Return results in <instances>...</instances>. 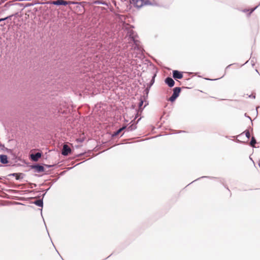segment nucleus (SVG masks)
I'll return each mask as SVG.
<instances>
[{"mask_svg": "<svg viewBox=\"0 0 260 260\" xmlns=\"http://www.w3.org/2000/svg\"><path fill=\"white\" fill-rule=\"evenodd\" d=\"M127 36L129 37L130 41H132L134 43L133 48L135 50H138L139 53H142L143 49L140 46V42L136 39L137 37L136 32L131 28L127 29Z\"/></svg>", "mask_w": 260, "mask_h": 260, "instance_id": "obj_1", "label": "nucleus"}, {"mask_svg": "<svg viewBox=\"0 0 260 260\" xmlns=\"http://www.w3.org/2000/svg\"><path fill=\"white\" fill-rule=\"evenodd\" d=\"M181 88L179 87H176L173 89V92L172 95L170 97L169 100L171 102H174L176 99L179 96L181 92Z\"/></svg>", "mask_w": 260, "mask_h": 260, "instance_id": "obj_2", "label": "nucleus"}, {"mask_svg": "<svg viewBox=\"0 0 260 260\" xmlns=\"http://www.w3.org/2000/svg\"><path fill=\"white\" fill-rule=\"evenodd\" d=\"M70 1H67L65 0H56L55 1H49L47 2V4L56 5V6H67L70 4Z\"/></svg>", "mask_w": 260, "mask_h": 260, "instance_id": "obj_3", "label": "nucleus"}, {"mask_svg": "<svg viewBox=\"0 0 260 260\" xmlns=\"http://www.w3.org/2000/svg\"><path fill=\"white\" fill-rule=\"evenodd\" d=\"M30 168L35 170V172L41 173L45 171V168L43 166L39 164H33L30 166Z\"/></svg>", "mask_w": 260, "mask_h": 260, "instance_id": "obj_4", "label": "nucleus"}, {"mask_svg": "<svg viewBox=\"0 0 260 260\" xmlns=\"http://www.w3.org/2000/svg\"><path fill=\"white\" fill-rule=\"evenodd\" d=\"M72 150L67 144H63L61 151V154L63 156H68L71 153Z\"/></svg>", "mask_w": 260, "mask_h": 260, "instance_id": "obj_5", "label": "nucleus"}, {"mask_svg": "<svg viewBox=\"0 0 260 260\" xmlns=\"http://www.w3.org/2000/svg\"><path fill=\"white\" fill-rule=\"evenodd\" d=\"M143 0H129V2L131 4L137 8H140L143 6Z\"/></svg>", "mask_w": 260, "mask_h": 260, "instance_id": "obj_6", "label": "nucleus"}, {"mask_svg": "<svg viewBox=\"0 0 260 260\" xmlns=\"http://www.w3.org/2000/svg\"><path fill=\"white\" fill-rule=\"evenodd\" d=\"M173 77L176 80L181 79L183 78V73L178 70H174L173 71Z\"/></svg>", "mask_w": 260, "mask_h": 260, "instance_id": "obj_7", "label": "nucleus"}, {"mask_svg": "<svg viewBox=\"0 0 260 260\" xmlns=\"http://www.w3.org/2000/svg\"><path fill=\"white\" fill-rule=\"evenodd\" d=\"M42 153L37 152L36 153H32L30 154V157L31 159L34 161H37L42 156Z\"/></svg>", "mask_w": 260, "mask_h": 260, "instance_id": "obj_8", "label": "nucleus"}, {"mask_svg": "<svg viewBox=\"0 0 260 260\" xmlns=\"http://www.w3.org/2000/svg\"><path fill=\"white\" fill-rule=\"evenodd\" d=\"M165 82L170 87H172L175 85V81L171 77H168L165 79Z\"/></svg>", "mask_w": 260, "mask_h": 260, "instance_id": "obj_9", "label": "nucleus"}, {"mask_svg": "<svg viewBox=\"0 0 260 260\" xmlns=\"http://www.w3.org/2000/svg\"><path fill=\"white\" fill-rule=\"evenodd\" d=\"M143 103H144V101L141 98L140 100V102H139V105H138V106H139V109L137 111V113L135 116V119H136L137 117H138L139 116V113H141L143 108H142L143 105Z\"/></svg>", "mask_w": 260, "mask_h": 260, "instance_id": "obj_10", "label": "nucleus"}, {"mask_svg": "<svg viewBox=\"0 0 260 260\" xmlns=\"http://www.w3.org/2000/svg\"><path fill=\"white\" fill-rule=\"evenodd\" d=\"M0 162L4 165L8 164L9 161L7 155L6 154L0 155Z\"/></svg>", "mask_w": 260, "mask_h": 260, "instance_id": "obj_11", "label": "nucleus"}, {"mask_svg": "<svg viewBox=\"0 0 260 260\" xmlns=\"http://www.w3.org/2000/svg\"><path fill=\"white\" fill-rule=\"evenodd\" d=\"M141 118H139L137 122H134L132 124H131L130 125H129L127 127V131L128 132H132L135 129H136L137 128V124L138 123V122L139 121V120H140Z\"/></svg>", "mask_w": 260, "mask_h": 260, "instance_id": "obj_12", "label": "nucleus"}, {"mask_svg": "<svg viewBox=\"0 0 260 260\" xmlns=\"http://www.w3.org/2000/svg\"><path fill=\"white\" fill-rule=\"evenodd\" d=\"M33 203L40 207H42L43 206V199L36 200Z\"/></svg>", "mask_w": 260, "mask_h": 260, "instance_id": "obj_13", "label": "nucleus"}, {"mask_svg": "<svg viewBox=\"0 0 260 260\" xmlns=\"http://www.w3.org/2000/svg\"><path fill=\"white\" fill-rule=\"evenodd\" d=\"M143 6L146 5L156 6V4L151 3L149 0H143Z\"/></svg>", "mask_w": 260, "mask_h": 260, "instance_id": "obj_14", "label": "nucleus"}, {"mask_svg": "<svg viewBox=\"0 0 260 260\" xmlns=\"http://www.w3.org/2000/svg\"><path fill=\"white\" fill-rule=\"evenodd\" d=\"M155 76H156V74H154L153 75L151 81H150L149 84H148V85L149 86V88H150L151 86L154 84Z\"/></svg>", "mask_w": 260, "mask_h": 260, "instance_id": "obj_15", "label": "nucleus"}, {"mask_svg": "<svg viewBox=\"0 0 260 260\" xmlns=\"http://www.w3.org/2000/svg\"><path fill=\"white\" fill-rule=\"evenodd\" d=\"M24 176V174L23 173H17V175L16 176L15 178L16 180H20L22 179Z\"/></svg>", "mask_w": 260, "mask_h": 260, "instance_id": "obj_16", "label": "nucleus"}, {"mask_svg": "<svg viewBox=\"0 0 260 260\" xmlns=\"http://www.w3.org/2000/svg\"><path fill=\"white\" fill-rule=\"evenodd\" d=\"M121 132V129H118V130H117L116 131L114 132L112 135V137H116Z\"/></svg>", "mask_w": 260, "mask_h": 260, "instance_id": "obj_17", "label": "nucleus"}, {"mask_svg": "<svg viewBox=\"0 0 260 260\" xmlns=\"http://www.w3.org/2000/svg\"><path fill=\"white\" fill-rule=\"evenodd\" d=\"M12 16H13V15H11L8 16L6 17L5 18H0V22H1L2 21H3L7 20L9 19H11V17Z\"/></svg>", "mask_w": 260, "mask_h": 260, "instance_id": "obj_18", "label": "nucleus"}, {"mask_svg": "<svg viewBox=\"0 0 260 260\" xmlns=\"http://www.w3.org/2000/svg\"><path fill=\"white\" fill-rule=\"evenodd\" d=\"M256 140L255 138L253 137L252 138L250 144L252 147H254V145L256 144Z\"/></svg>", "mask_w": 260, "mask_h": 260, "instance_id": "obj_19", "label": "nucleus"}, {"mask_svg": "<svg viewBox=\"0 0 260 260\" xmlns=\"http://www.w3.org/2000/svg\"><path fill=\"white\" fill-rule=\"evenodd\" d=\"M94 4H102V5H107V3L105 2H102V1H99V0H98V1H96L94 2Z\"/></svg>", "mask_w": 260, "mask_h": 260, "instance_id": "obj_20", "label": "nucleus"}, {"mask_svg": "<svg viewBox=\"0 0 260 260\" xmlns=\"http://www.w3.org/2000/svg\"><path fill=\"white\" fill-rule=\"evenodd\" d=\"M245 133V136H246V137L249 139L250 137V132L248 131H245V132L243 133V134ZM243 134V133L242 134V135Z\"/></svg>", "mask_w": 260, "mask_h": 260, "instance_id": "obj_21", "label": "nucleus"}, {"mask_svg": "<svg viewBox=\"0 0 260 260\" xmlns=\"http://www.w3.org/2000/svg\"><path fill=\"white\" fill-rule=\"evenodd\" d=\"M150 88H149V86H148V85H147V88L145 89V92H146V93L147 94H148V92H149V89H150Z\"/></svg>", "mask_w": 260, "mask_h": 260, "instance_id": "obj_22", "label": "nucleus"}, {"mask_svg": "<svg viewBox=\"0 0 260 260\" xmlns=\"http://www.w3.org/2000/svg\"><path fill=\"white\" fill-rule=\"evenodd\" d=\"M115 15L118 17L120 19H121L123 17V15H120V14H116Z\"/></svg>", "mask_w": 260, "mask_h": 260, "instance_id": "obj_23", "label": "nucleus"}, {"mask_svg": "<svg viewBox=\"0 0 260 260\" xmlns=\"http://www.w3.org/2000/svg\"><path fill=\"white\" fill-rule=\"evenodd\" d=\"M127 126L126 125H123L122 127L120 128V129H121V131L122 132V131H123L124 129H127Z\"/></svg>", "mask_w": 260, "mask_h": 260, "instance_id": "obj_24", "label": "nucleus"}, {"mask_svg": "<svg viewBox=\"0 0 260 260\" xmlns=\"http://www.w3.org/2000/svg\"><path fill=\"white\" fill-rule=\"evenodd\" d=\"M77 142H83V141H84V139H81V138H80V139H78L77 140Z\"/></svg>", "mask_w": 260, "mask_h": 260, "instance_id": "obj_25", "label": "nucleus"}, {"mask_svg": "<svg viewBox=\"0 0 260 260\" xmlns=\"http://www.w3.org/2000/svg\"><path fill=\"white\" fill-rule=\"evenodd\" d=\"M44 166H45L46 167L48 168H51V167H52L54 166V165H45V164L44 165Z\"/></svg>", "mask_w": 260, "mask_h": 260, "instance_id": "obj_26", "label": "nucleus"}, {"mask_svg": "<svg viewBox=\"0 0 260 260\" xmlns=\"http://www.w3.org/2000/svg\"><path fill=\"white\" fill-rule=\"evenodd\" d=\"M208 178V177H206V176H203V177H201V178ZM200 179V178H199L198 179H196V180H195L193 181L192 182H192H194V181H196V180H198Z\"/></svg>", "mask_w": 260, "mask_h": 260, "instance_id": "obj_27", "label": "nucleus"}, {"mask_svg": "<svg viewBox=\"0 0 260 260\" xmlns=\"http://www.w3.org/2000/svg\"><path fill=\"white\" fill-rule=\"evenodd\" d=\"M16 175H17V173H12V174H10L9 176H12L16 177Z\"/></svg>", "mask_w": 260, "mask_h": 260, "instance_id": "obj_28", "label": "nucleus"}, {"mask_svg": "<svg viewBox=\"0 0 260 260\" xmlns=\"http://www.w3.org/2000/svg\"><path fill=\"white\" fill-rule=\"evenodd\" d=\"M50 189V188L47 189L46 190H45V192L42 195V197L43 198L44 197L45 195L46 194V192L48 191V190Z\"/></svg>", "mask_w": 260, "mask_h": 260, "instance_id": "obj_29", "label": "nucleus"}, {"mask_svg": "<svg viewBox=\"0 0 260 260\" xmlns=\"http://www.w3.org/2000/svg\"><path fill=\"white\" fill-rule=\"evenodd\" d=\"M0 148H1L2 149L5 148V146L4 144H2L0 143Z\"/></svg>", "mask_w": 260, "mask_h": 260, "instance_id": "obj_30", "label": "nucleus"}, {"mask_svg": "<svg viewBox=\"0 0 260 260\" xmlns=\"http://www.w3.org/2000/svg\"><path fill=\"white\" fill-rule=\"evenodd\" d=\"M43 3H39L38 2H37L35 3V4H43Z\"/></svg>", "mask_w": 260, "mask_h": 260, "instance_id": "obj_31", "label": "nucleus"}, {"mask_svg": "<svg viewBox=\"0 0 260 260\" xmlns=\"http://www.w3.org/2000/svg\"><path fill=\"white\" fill-rule=\"evenodd\" d=\"M84 153H80L78 155H77V156H82L83 155Z\"/></svg>", "mask_w": 260, "mask_h": 260, "instance_id": "obj_32", "label": "nucleus"}, {"mask_svg": "<svg viewBox=\"0 0 260 260\" xmlns=\"http://www.w3.org/2000/svg\"><path fill=\"white\" fill-rule=\"evenodd\" d=\"M254 9H251L249 14H251L253 11Z\"/></svg>", "mask_w": 260, "mask_h": 260, "instance_id": "obj_33", "label": "nucleus"}, {"mask_svg": "<svg viewBox=\"0 0 260 260\" xmlns=\"http://www.w3.org/2000/svg\"><path fill=\"white\" fill-rule=\"evenodd\" d=\"M4 25H5V23H4V24H1V26H4Z\"/></svg>", "mask_w": 260, "mask_h": 260, "instance_id": "obj_34", "label": "nucleus"}, {"mask_svg": "<svg viewBox=\"0 0 260 260\" xmlns=\"http://www.w3.org/2000/svg\"><path fill=\"white\" fill-rule=\"evenodd\" d=\"M33 4H29L28 6H32Z\"/></svg>", "mask_w": 260, "mask_h": 260, "instance_id": "obj_35", "label": "nucleus"}]
</instances>
